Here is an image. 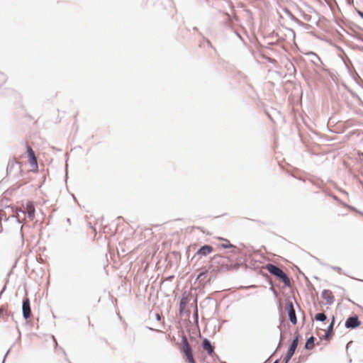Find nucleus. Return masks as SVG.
Returning a JSON list of instances; mask_svg holds the SVG:
<instances>
[{"label": "nucleus", "mask_w": 363, "mask_h": 363, "mask_svg": "<svg viewBox=\"0 0 363 363\" xmlns=\"http://www.w3.org/2000/svg\"><path fill=\"white\" fill-rule=\"evenodd\" d=\"M203 349L207 352L208 354L210 356H213L215 354L214 347L211 345L210 341L207 339H204L203 341Z\"/></svg>", "instance_id": "9b49d317"}, {"label": "nucleus", "mask_w": 363, "mask_h": 363, "mask_svg": "<svg viewBox=\"0 0 363 363\" xmlns=\"http://www.w3.org/2000/svg\"><path fill=\"white\" fill-rule=\"evenodd\" d=\"M23 208H24L23 211H22L21 208L16 210V217H17V218L18 217V211H22L23 213H26L28 214V216L30 218V220H33L35 218V206H34L33 202H31V201L27 202L26 203V205L23 206Z\"/></svg>", "instance_id": "20e7f679"}, {"label": "nucleus", "mask_w": 363, "mask_h": 363, "mask_svg": "<svg viewBox=\"0 0 363 363\" xmlns=\"http://www.w3.org/2000/svg\"><path fill=\"white\" fill-rule=\"evenodd\" d=\"M358 13L363 18V13L361 11H358Z\"/></svg>", "instance_id": "6ab92c4d"}, {"label": "nucleus", "mask_w": 363, "mask_h": 363, "mask_svg": "<svg viewBox=\"0 0 363 363\" xmlns=\"http://www.w3.org/2000/svg\"><path fill=\"white\" fill-rule=\"evenodd\" d=\"M314 347V337H311L309 339H308L305 347L307 350H311Z\"/></svg>", "instance_id": "2eb2a0df"}, {"label": "nucleus", "mask_w": 363, "mask_h": 363, "mask_svg": "<svg viewBox=\"0 0 363 363\" xmlns=\"http://www.w3.org/2000/svg\"><path fill=\"white\" fill-rule=\"evenodd\" d=\"M10 313L8 310L7 306H3L0 307V319H2L3 320H6L8 317L9 316Z\"/></svg>", "instance_id": "ddd939ff"}, {"label": "nucleus", "mask_w": 363, "mask_h": 363, "mask_svg": "<svg viewBox=\"0 0 363 363\" xmlns=\"http://www.w3.org/2000/svg\"><path fill=\"white\" fill-rule=\"evenodd\" d=\"M181 351L186 357V360L189 362V363H196L193 356L191 347L189 344L186 337H185L182 338V345L181 347Z\"/></svg>", "instance_id": "f03ea898"}, {"label": "nucleus", "mask_w": 363, "mask_h": 363, "mask_svg": "<svg viewBox=\"0 0 363 363\" xmlns=\"http://www.w3.org/2000/svg\"><path fill=\"white\" fill-rule=\"evenodd\" d=\"M26 148L30 171L37 172L38 170V164L35 152L31 148V147L29 146L28 145H27Z\"/></svg>", "instance_id": "7ed1b4c3"}, {"label": "nucleus", "mask_w": 363, "mask_h": 363, "mask_svg": "<svg viewBox=\"0 0 363 363\" xmlns=\"http://www.w3.org/2000/svg\"><path fill=\"white\" fill-rule=\"evenodd\" d=\"M23 313L25 318H28L31 315L30 301L28 298L23 301Z\"/></svg>", "instance_id": "1a4fd4ad"}, {"label": "nucleus", "mask_w": 363, "mask_h": 363, "mask_svg": "<svg viewBox=\"0 0 363 363\" xmlns=\"http://www.w3.org/2000/svg\"><path fill=\"white\" fill-rule=\"evenodd\" d=\"M264 269L281 281L286 286L291 285V281L289 277L278 267L272 264H267L265 265Z\"/></svg>", "instance_id": "f257e3e1"}, {"label": "nucleus", "mask_w": 363, "mask_h": 363, "mask_svg": "<svg viewBox=\"0 0 363 363\" xmlns=\"http://www.w3.org/2000/svg\"><path fill=\"white\" fill-rule=\"evenodd\" d=\"M322 298L325 301V303L331 304L334 301V296L331 291L330 290H324L322 292Z\"/></svg>", "instance_id": "9d476101"}, {"label": "nucleus", "mask_w": 363, "mask_h": 363, "mask_svg": "<svg viewBox=\"0 0 363 363\" xmlns=\"http://www.w3.org/2000/svg\"><path fill=\"white\" fill-rule=\"evenodd\" d=\"M287 310H288V315H289L290 321L294 325H296L297 323V318H296V312H295L292 302H289L288 303Z\"/></svg>", "instance_id": "6e6552de"}, {"label": "nucleus", "mask_w": 363, "mask_h": 363, "mask_svg": "<svg viewBox=\"0 0 363 363\" xmlns=\"http://www.w3.org/2000/svg\"><path fill=\"white\" fill-rule=\"evenodd\" d=\"M186 302L187 301H186V298H182V300L180 301V308H181V309H183L185 307V306L186 304Z\"/></svg>", "instance_id": "f3484780"}, {"label": "nucleus", "mask_w": 363, "mask_h": 363, "mask_svg": "<svg viewBox=\"0 0 363 363\" xmlns=\"http://www.w3.org/2000/svg\"><path fill=\"white\" fill-rule=\"evenodd\" d=\"M315 319L318 321H324L326 319V315L323 313H317Z\"/></svg>", "instance_id": "dca6fc26"}, {"label": "nucleus", "mask_w": 363, "mask_h": 363, "mask_svg": "<svg viewBox=\"0 0 363 363\" xmlns=\"http://www.w3.org/2000/svg\"><path fill=\"white\" fill-rule=\"evenodd\" d=\"M298 337H296L291 342V344L287 351L286 357H284V359L285 363H288V362L290 360V359L294 355L295 350L298 346Z\"/></svg>", "instance_id": "423d86ee"}, {"label": "nucleus", "mask_w": 363, "mask_h": 363, "mask_svg": "<svg viewBox=\"0 0 363 363\" xmlns=\"http://www.w3.org/2000/svg\"><path fill=\"white\" fill-rule=\"evenodd\" d=\"M213 251V248L211 245H204L197 251L196 255L206 256L211 254Z\"/></svg>", "instance_id": "f8f14e48"}, {"label": "nucleus", "mask_w": 363, "mask_h": 363, "mask_svg": "<svg viewBox=\"0 0 363 363\" xmlns=\"http://www.w3.org/2000/svg\"><path fill=\"white\" fill-rule=\"evenodd\" d=\"M360 325L361 321L357 315L348 318L345 322V327L347 328H355Z\"/></svg>", "instance_id": "0eeeda50"}, {"label": "nucleus", "mask_w": 363, "mask_h": 363, "mask_svg": "<svg viewBox=\"0 0 363 363\" xmlns=\"http://www.w3.org/2000/svg\"><path fill=\"white\" fill-rule=\"evenodd\" d=\"M279 360H276L274 363H278Z\"/></svg>", "instance_id": "aec40b11"}, {"label": "nucleus", "mask_w": 363, "mask_h": 363, "mask_svg": "<svg viewBox=\"0 0 363 363\" xmlns=\"http://www.w3.org/2000/svg\"><path fill=\"white\" fill-rule=\"evenodd\" d=\"M333 324H334V317L333 318V320L328 327V332H330V330H333Z\"/></svg>", "instance_id": "a211bd4d"}, {"label": "nucleus", "mask_w": 363, "mask_h": 363, "mask_svg": "<svg viewBox=\"0 0 363 363\" xmlns=\"http://www.w3.org/2000/svg\"><path fill=\"white\" fill-rule=\"evenodd\" d=\"M219 239L223 241V242L219 245L220 247L223 248V249H227V248H230V247H233V245L230 243L229 240H225V239H222V238H219Z\"/></svg>", "instance_id": "4468645a"}, {"label": "nucleus", "mask_w": 363, "mask_h": 363, "mask_svg": "<svg viewBox=\"0 0 363 363\" xmlns=\"http://www.w3.org/2000/svg\"><path fill=\"white\" fill-rule=\"evenodd\" d=\"M21 170V164L20 162L16 161V160H11L9 162L7 167V174L16 175Z\"/></svg>", "instance_id": "39448f33"}]
</instances>
